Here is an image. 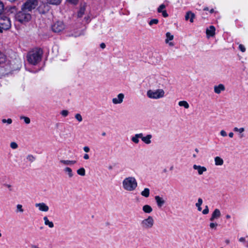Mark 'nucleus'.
<instances>
[{"label":"nucleus","instance_id":"f257e3e1","mask_svg":"<svg viewBox=\"0 0 248 248\" xmlns=\"http://www.w3.org/2000/svg\"><path fill=\"white\" fill-rule=\"evenodd\" d=\"M42 55V49L38 48H34L28 53L27 61L30 64L35 65L41 61Z\"/></svg>","mask_w":248,"mask_h":248},{"label":"nucleus","instance_id":"f03ea898","mask_svg":"<svg viewBox=\"0 0 248 248\" xmlns=\"http://www.w3.org/2000/svg\"><path fill=\"white\" fill-rule=\"evenodd\" d=\"M122 186L124 189L127 191H133L138 187V182L135 177L128 176L123 180Z\"/></svg>","mask_w":248,"mask_h":248},{"label":"nucleus","instance_id":"7ed1b4c3","mask_svg":"<svg viewBox=\"0 0 248 248\" xmlns=\"http://www.w3.org/2000/svg\"><path fill=\"white\" fill-rule=\"evenodd\" d=\"M31 18V13L22 7L20 11L16 15V19L21 23H25L29 21Z\"/></svg>","mask_w":248,"mask_h":248},{"label":"nucleus","instance_id":"20e7f679","mask_svg":"<svg viewBox=\"0 0 248 248\" xmlns=\"http://www.w3.org/2000/svg\"><path fill=\"white\" fill-rule=\"evenodd\" d=\"M11 27V21L6 16H0V32L9 30Z\"/></svg>","mask_w":248,"mask_h":248},{"label":"nucleus","instance_id":"39448f33","mask_svg":"<svg viewBox=\"0 0 248 248\" xmlns=\"http://www.w3.org/2000/svg\"><path fill=\"white\" fill-rule=\"evenodd\" d=\"M147 95L150 98L157 99L163 97L165 95V92L163 89L150 90L147 91Z\"/></svg>","mask_w":248,"mask_h":248},{"label":"nucleus","instance_id":"423d86ee","mask_svg":"<svg viewBox=\"0 0 248 248\" xmlns=\"http://www.w3.org/2000/svg\"><path fill=\"white\" fill-rule=\"evenodd\" d=\"M154 224V220L152 216H148L147 218L142 220L140 223L141 227L144 230L151 229Z\"/></svg>","mask_w":248,"mask_h":248},{"label":"nucleus","instance_id":"0eeeda50","mask_svg":"<svg viewBox=\"0 0 248 248\" xmlns=\"http://www.w3.org/2000/svg\"><path fill=\"white\" fill-rule=\"evenodd\" d=\"M38 4V0H26L22 7L32 13V10L36 7Z\"/></svg>","mask_w":248,"mask_h":248},{"label":"nucleus","instance_id":"6e6552de","mask_svg":"<svg viewBox=\"0 0 248 248\" xmlns=\"http://www.w3.org/2000/svg\"><path fill=\"white\" fill-rule=\"evenodd\" d=\"M52 31L55 32H60L65 28V25L63 22L58 21L54 23L51 27Z\"/></svg>","mask_w":248,"mask_h":248},{"label":"nucleus","instance_id":"1a4fd4ad","mask_svg":"<svg viewBox=\"0 0 248 248\" xmlns=\"http://www.w3.org/2000/svg\"><path fill=\"white\" fill-rule=\"evenodd\" d=\"M35 206L37 207L39 211L42 212H47L49 210L48 206L44 202L36 203Z\"/></svg>","mask_w":248,"mask_h":248},{"label":"nucleus","instance_id":"9d476101","mask_svg":"<svg viewBox=\"0 0 248 248\" xmlns=\"http://www.w3.org/2000/svg\"><path fill=\"white\" fill-rule=\"evenodd\" d=\"M155 200L158 208H161L166 203L165 199L159 196H155Z\"/></svg>","mask_w":248,"mask_h":248},{"label":"nucleus","instance_id":"9b49d317","mask_svg":"<svg viewBox=\"0 0 248 248\" xmlns=\"http://www.w3.org/2000/svg\"><path fill=\"white\" fill-rule=\"evenodd\" d=\"M124 95L123 93H120L118 94L117 97L113 98L112 102L114 104H119L123 102Z\"/></svg>","mask_w":248,"mask_h":248},{"label":"nucleus","instance_id":"f8f14e48","mask_svg":"<svg viewBox=\"0 0 248 248\" xmlns=\"http://www.w3.org/2000/svg\"><path fill=\"white\" fill-rule=\"evenodd\" d=\"M221 216V212L218 209H215L212 214V216L210 218L211 221H213L215 219L219 218Z\"/></svg>","mask_w":248,"mask_h":248},{"label":"nucleus","instance_id":"ddd939ff","mask_svg":"<svg viewBox=\"0 0 248 248\" xmlns=\"http://www.w3.org/2000/svg\"><path fill=\"white\" fill-rule=\"evenodd\" d=\"M193 168L194 170L198 171L199 175H202L204 172L207 171L206 167L200 165H194Z\"/></svg>","mask_w":248,"mask_h":248},{"label":"nucleus","instance_id":"4468645a","mask_svg":"<svg viewBox=\"0 0 248 248\" xmlns=\"http://www.w3.org/2000/svg\"><path fill=\"white\" fill-rule=\"evenodd\" d=\"M225 90V86L222 84L216 85L214 87V92L217 94H219Z\"/></svg>","mask_w":248,"mask_h":248},{"label":"nucleus","instance_id":"2eb2a0df","mask_svg":"<svg viewBox=\"0 0 248 248\" xmlns=\"http://www.w3.org/2000/svg\"><path fill=\"white\" fill-rule=\"evenodd\" d=\"M216 29L213 26H210L209 28H207L206 30V33L207 37H212L215 34Z\"/></svg>","mask_w":248,"mask_h":248},{"label":"nucleus","instance_id":"dca6fc26","mask_svg":"<svg viewBox=\"0 0 248 248\" xmlns=\"http://www.w3.org/2000/svg\"><path fill=\"white\" fill-rule=\"evenodd\" d=\"M152 138V135L151 134H148L146 136H143L142 133V138H141V140L146 144H150L151 143V139Z\"/></svg>","mask_w":248,"mask_h":248},{"label":"nucleus","instance_id":"f3484780","mask_svg":"<svg viewBox=\"0 0 248 248\" xmlns=\"http://www.w3.org/2000/svg\"><path fill=\"white\" fill-rule=\"evenodd\" d=\"M166 39H165V43L169 44L170 46H173L174 44L172 42H169V41L172 40L173 39V35H171L169 32H167L166 34Z\"/></svg>","mask_w":248,"mask_h":248},{"label":"nucleus","instance_id":"a211bd4d","mask_svg":"<svg viewBox=\"0 0 248 248\" xmlns=\"http://www.w3.org/2000/svg\"><path fill=\"white\" fill-rule=\"evenodd\" d=\"M142 138V133L136 134L134 136L131 137V141L135 144L139 143L140 140L139 139Z\"/></svg>","mask_w":248,"mask_h":248},{"label":"nucleus","instance_id":"6ab92c4d","mask_svg":"<svg viewBox=\"0 0 248 248\" xmlns=\"http://www.w3.org/2000/svg\"><path fill=\"white\" fill-rule=\"evenodd\" d=\"M195 17V15L191 12H188L185 16V19L186 20L189 19L190 22H193V19Z\"/></svg>","mask_w":248,"mask_h":248},{"label":"nucleus","instance_id":"aec40b11","mask_svg":"<svg viewBox=\"0 0 248 248\" xmlns=\"http://www.w3.org/2000/svg\"><path fill=\"white\" fill-rule=\"evenodd\" d=\"M64 172L68 175L69 178H72L74 176V173L72 169L69 167H65L63 169Z\"/></svg>","mask_w":248,"mask_h":248},{"label":"nucleus","instance_id":"412c9836","mask_svg":"<svg viewBox=\"0 0 248 248\" xmlns=\"http://www.w3.org/2000/svg\"><path fill=\"white\" fill-rule=\"evenodd\" d=\"M60 163L65 165H72L76 164L77 161L75 160H61Z\"/></svg>","mask_w":248,"mask_h":248},{"label":"nucleus","instance_id":"4be33fe9","mask_svg":"<svg viewBox=\"0 0 248 248\" xmlns=\"http://www.w3.org/2000/svg\"><path fill=\"white\" fill-rule=\"evenodd\" d=\"M43 219L46 225L48 226L50 228L54 227L53 223L52 221H49L47 217H44Z\"/></svg>","mask_w":248,"mask_h":248},{"label":"nucleus","instance_id":"5701e85b","mask_svg":"<svg viewBox=\"0 0 248 248\" xmlns=\"http://www.w3.org/2000/svg\"><path fill=\"white\" fill-rule=\"evenodd\" d=\"M142 210L144 213L149 214L152 212L153 209L151 206L145 205L142 207Z\"/></svg>","mask_w":248,"mask_h":248},{"label":"nucleus","instance_id":"b1692460","mask_svg":"<svg viewBox=\"0 0 248 248\" xmlns=\"http://www.w3.org/2000/svg\"><path fill=\"white\" fill-rule=\"evenodd\" d=\"M215 165L217 166H221L223 164V160L219 156H216L215 158Z\"/></svg>","mask_w":248,"mask_h":248},{"label":"nucleus","instance_id":"393cba45","mask_svg":"<svg viewBox=\"0 0 248 248\" xmlns=\"http://www.w3.org/2000/svg\"><path fill=\"white\" fill-rule=\"evenodd\" d=\"M85 7L86 6L85 5H83L82 6H81L79 11L78 13V17H81L83 16V15L84 14V12L85 11Z\"/></svg>","mask_w":248,"mask_h":248},{"label":"nucleus","instance_id":"a878e982","mask_svg":"<svg viewBox=\"0 0 248 248\" xmlns=\"http://www.w3.org/2000/svg\"><path fill=\"white\" fill-rule=\"evenodd\" d=\"M6 60L7 57L6 55L3 52L0 51V64L5 62Z\"/></svg>","mask_w":248,"mask_h":248},{"label":"nucleus","instance_id":"bb28decb","mask_svg":"<svg viewBox=\"0 0 248 248\" xmlns=\"http://www.w3.org/2000/svg\"><path fill=\"white\" fill-rule=\"evenodd\" d=\"M141 195L146 198L148 197L150 195V189L148 188H144V190L141 192Z\"/></svg>","mask_w":248,"mask_h":248},{"label":"nucleus","instance_id":"cd10ccee","mask_svg":"<svg viewBox=\"0 0 248 248\" xmlns=\"http://www.w3.org/2000/svg\"><path fill=\"white\" fill-rule=\"evenodd\" d=\"M178 105L181 107H184L186 108H188L189 107L188 103L186 101H179Z\"/></svg>","mask_w":248,"mask_h":248},{"label":"nucleus","instance_id":"c85d7f7f","mask_svg":"<svg viewBox=\"0 0 248 248\" xmlns=\"http://www.w3.org/2000/svg\"><path fill=\"white\" fill-rule=\"evenodd\" d=\"M202 203V200L201 198H199L198 200V202L196 203V206L198 207V210L199 211L202 210L201 205Z\"/></svg>","mask_w":248,"mask_h":248},{"label":"nucleus","instance_id":"c756f323","mask_svg":"<svg viewBox=\"0 0 248 248\" xmlns=\"http://www.w3.org/2000/svg\"><path fill=\"white\" fill-rule=\"evenodd\" d=\"M16 208V213H22L24 212V209H23V206L21 204H17Z\"/></svg>","mask_w":248,"mask_h":248},{"label":"nucleus","instance_id":"7c9ffc66","mask_svg":"<svg viewBox=\"0 0 248 248\" xmlns=\"http://www.w3.org/2000/svg\"><path fill=\"white\" fill-rule=\"evenodd\" d=\"M46 0L48 3L51 4H53V5L59 4L62 1V0Z\"/></svg>","mask_w":248,"mask_h":248},{"label":"nucleus","instance_id":"2f4dec72","mask_svg":"<svg viewBox=\"0 0 248 248\" xmlns=\"http://www.w3.org/2000/svg\"><path fill=\"white\" fill-rule=\"evenodd\" d=\"M77 173L82 176L85 175V170L83 168H81L77 170Z\"/></svg>","mask_w":248,"mask_h":248},{"label":"nucleus","instance_id":"473e14b6","mask_svg":"<svg viewBox=\"0 0 248 248\" xmlns=\"http://www.w3.org/2000/svg\"><path fill=\"white\" fill-rule=\"evenodd\" d=\"M20 119H23L25 123L26 124H29L30 123V119L29 118V117H25V116H21L20 117Z\"/></svg>","mask_w":248,"mask_h":248},{"label":"nucleus","instance_id":"72a5a7b5","mask_svg":"<svg viewBox=\"0 0 248 248\" xmlns=\"http://www.w3.org/2000/svg\"><path fill=\"white\" fill-rule=\"evenodd\" d=\"M218 224L217 223L211 222L209 224L210 228L212 229L216 230Z\"/></svg>","mask_w":248,"mask_h":248},{"label":"nucleus","instance_id":"f704fd0d","mask_svg":"<svg viewBox=\"0 0 248 248\" xmlns=\"http://www.w3.org/2000/svg\"><path fill=\"white\" fill-rule=\"evenodd\" d=\"M158 23V20L157 19H153L150 21L149 22V24L150 26L153 25V24H157Z\"/></svg>","mask_w":248,"mask_h":248},{"label":"nucleus","instance_id":"c9c22d12","mask_svg":"<svg viewBox=\"0 0 248 248\" xmlns=\"http://www.w3.org/2000/svg\"><path fill=\"white\" fill-rule=\"evenodd\" d=\"M245 129L243 127L238 128L237 127H234L233 128V131L235 132H238L240 133H242L244 131Z\"/></svg>","mask_w":248,"mask_h":248},{"label":"nucleus","instance_id":"e433bc0d","mask_svg":"<svg viewBox=\"0 0 248 248\" xmlns=\"http://www.w3.org/2000/svg\"><path fill=\"white\" fill-rule=\"evenodd\" d=\"M165 7H166V6L164 4H161L157 9V12L158 13L162 12V11H163V10L165 8Z\"/></svg>","mask_w":248,"mask_h":248},{"label":"nucleus","instance_id":"4c0bfd02","mask_svg":"<svg viewBox=\"0 0 248 248\" xmlns=\"http://www.w3.org/2000/svg\"><path fill=\"white\" fill-rule=\"evenodd\" d=\"M75 118L79 122H80L82 121V117L81 116V115L79 114V113H77L75 115Z\"/></svg>","mask_w":248,"mask_h":248},{"label":"nucleus","instance_id":"58836bf2","mask_svg":"<svg viewBox=\"0 0 248 248\" xmlns=\"http://www.w3.org/2000/svg\"><path fill=\"white\" fill-rule=\"evenodd\" d=\"M27 159L31 162H33L35 160V158L32 155H29L27 156Z\"/></svg>","mask_w":248,"mask_h":248},{"label":"nucleus","instance_id":"ea45409f","mask_svg":"<svg viewBox=\"0 0 248 248\" xmlns=\"http://www.w3.org/2000/svg\"><path fill=\"white\" fill-rule=\"evenodd\" d=\"M10 147L13 149H16L18 147L17 144L15 142H12L10 143Z\"/></svg>","mask_w":248,"mask_h":248},{"label":"nucleus","instance_id":"a19ab883","mask_svg":"<svg viewBox=\"0 0 248 248\" xmlns=\"http://www.w3.org/2000/svg\"><path fill=\"white\" fill-rule=\"evenodd\" d=\"M61 114L64 117L67 116L69 112L67 110H63L61 111Z\"/></svg>","mask_w":248,"mask_h":248},{"label":"nucleus","instance_id":"79ce46f5","mask_svg":"<svg viewBox=\"0 0 248 248\" xmlns=\"http://www.w3.org/2000/svg\"><path fill=\"white\" fill-rule=\"evenodd\" d=\"M2 122L3 123H7L8 124H11L12 122V120L11 119H8L7 120L2 119Z\"/></svg>","mask_w":248,"mask_h":248},{"label":"nucleus","instance_id":"37998d69","mask_svg":"<svg viewBox=\"0 0 248 248\" xmlns=\"http://www.w3.org/2000/svg\"><path fill=\"white\" fill-rule=\"evenodd\" d=\"M209 213V208L208 206H206L205 209L202 211V214L204 215H206Z\"/></svg>","mask_w":248,"mask_h":248},{"label":"nucleus","instance_id":"c03bdc74","mask_svg":"<svg viewBox=\"0 0 248 248\" xmlns=\"http://www.w3.org/2000/svg\"><path fill=\"white\" fill-rule=\"evenodd\" d=\"M220 134L221 136L224 137H226L227 136L226 132L224 130H222L220 131Z\"/></svg>","mask_w":248,"mask_h":248},{"label":"nucleus","instance_id":"a18cd8bd","mask_svg":"<svg viewBox=\"0 0 248 248\" xmlns=\"http://www.w3.org/2000/svg\"><path fill=\"white\" fill-rule=\"evenodd\" d=\"M239 48L242 52H244L246 51V48L243 45L240 44L239 46Z\"/></svg>","mask_w":248,"mask_h":248},{"label":"nucleus","instance_id":"49530a36","mask_svg":"<svg viewBox=\"0 0 248 248\" xmlns=\"http://www.w3.org/2000/svg\"><path fill=\"white\" fill-rule=\"evenodd\" d=\"M3 9H4V5H3V4L2 3V2H1V1H0V15L1 14V13L2 12L3 10Z\"/></svg>","mask_w":248,"mask_h":248},{"label":"nucleus","instance_id":"de8ad7c7","mask_svg":"<svg viewBox=\"0 0 248 248\" xmlns=\"http://www.w3.org/2000/svg\"><path fill=\"white\" fill-rule=\"evenodd\" d=\"M161 13H162V15L164 17H167L169 16L168 14L167 13V11L166 10H163Z\"/></svg>","mask_w":248,"mask_h":248},{"label":"nucleus","instance_id":"09e8293b","mask_svg":"<svg viewBox=\"0 0 248 248\" xmlns=\"http://www.w3.org/2000/svg\"><path fill=\"white\" fill-rule=\"evenodd\" d=\"M67 1L72 4H76L78 0H67Z\"/></svg>","mask_w":248,"mask_h":248},{"label":"nucleus","instance_id":"8fccbe9b","mask_svg":"<svg viewBox=\"0 0 248 248\" xmlns=\"http://www.w3.org/2000/svg\"><path fill=\"white\" fill-rule=\"evenodd\" d=\"M83 150L84 152H85L86 153H88L90 149V148L88 146H85L83 147Z\"/></svg>","mask_w":248,"mask_h":248},{"label":"nucleus","instance_id":"3c124183","mask_svg":"<svg viewBox=\"0 0 248 248\" xmlns=\"http://www.w3.org/2000/svg\"><path fill=\"white\" fill-rule=\"evenodd\" d=\"M83 158L84 159L87 160L89 159V155L88 154H85L83 156Z\"/></svg>","mask_w":248,"mask_h":248},{"label":"nucleus","instance_id":"603ef678","mask_svg":"<svg viewBox=\"0 0 248 248\" xmlns=\"http://www.w3.org/2000/svg\"><path fill=\"white\" fill-rule=\"evenodd\" d=\"M100 47H101V48L104 49V48H105V47H106V45H105V43H102L100 44Z\"/></svg>","mask_w":248,"mask_h":248},{"label":"nucleus","instance_id":"864d4df0","mask_svg":"<svg viewBox=\"0 0 248 248\" xmlns=\"http://www.w3.org/2000/svg\"><path fill=\"white\" fill-rule=\"evenodd\" d=\"M239 241L241 242H245L246 241V239L244 237H241L239 238Z\"/></svg>","mask_w":248,"mask_h":248},{"label":"nucleus","instance_id":"5fc2aeb1","mask_svg":"<svg viewBox=\"0 0 248 248\" xmlns=\"http://www.w3.org/2000/svg\"><path fill=\"white\" fill-rule=\"evenodd\" d=\"M4 186H6L7 188H8L10 190V188L11 187V186L9 184H4Z\"/></svg>","mask_w":248,"mask_h":248},{"label":"nucleus","instance_id":"6e6d98bb","mask_svg":"<svg viewBox=\"0 0 248 248\" xmlns=\"http://www.w3.org/2000/svg\"><path fill=\"white\" fill-rule=\"evenodd\" d=\"M233 135H234V134L232 132H230L229 134V137H230L231 138L233 137Z\"/></svg>","mask_w":248,"mask_h":248},{"label":"nucleus","instance_id":"4d7b16f0","mask_svg":"<svg viewBox=\"0 0 248 248\" xmlns=\"http://www.w3.org/2000/svg\"><path fill=\"white\" fill-rule=\"evenodd\" d=\"M226 218L227 219H229V218H231V216H230V215H227L226 216Z\"/></svg>","mask_w":248,"mask_h":248},{"label":"nucleus","instance_id":"13d9d810","mask_svg":"<svg viewBox=\"0 0 248 248\" xmlns=\"http://www.w3.org/2000/svg\"><path fill=\"white\" fill-rule=\"evenodd\" d=\"M203 10L204 11H208L209 10V9L208 7H205L204 9H203Z\"/></svg>","mask_w":248,"mask_h":248},{"label":"nucleus","instance_id":"bf43d9fd","mask_svg":"<svg viewBox=\"0 0 248 248\" xmlns=\"http://www.w3.org/2000/svg\"><path fill=\"white\" fill-rule=\"evenodd\" d=\"M214 10L213 9H211L210 11V12L211 13H214Z\"/></svg>","mask_w":248,"mask_h":248},{"label":"nucleus","instance_id":"052dcab7","mask_svg":"<svg viewBox=\"0 0 248 248\" xmlns=\"http://www.w3.org/2000/svg\"><path fill=\"white\" fill-rule=\"evenodd\" d=\"M195 151L197 153H198V152H199V150H198V149L197 148H196V149H195Z\"/></svg>","mask_w":248,"mask_h":248},{"label":"nucleus","instance_id":"680f3d73","mask_svg":"<svg viewBox=\"0 0 248 248\" xmlns=\"http://www.w3.org/2000/svg\"><path fill=\"white\" fill-rule=\"evenodd\" d=\"M102 135L103 136H105L106 135V133L105 132H103L102 134Z\"/></svg>","mask_w":248,"mask_h":248},{"label":"nucleus","instance_id":"e2e57ef3","mask_svg":"<svg viewBox=\"0 0 248 248\" xmlns=\"http://www.w3.org/2000/svg\"><path fill=\"white\" fill-rule=\"evenodd\" d=\"M196 156H196V155H195V154H193V157L194 158H196Z\"/></svg>","mask_w":248,"mask_h":248},{"label":"nucleus","instance_id":"0e129e2a","mask_svg":"<svg viewBox=\"0 0 248 248\" xmlns=\"http://www.w3.org/2000/svg\"><path fill=\"white\" fill-rule=\"evenodd\" d=\"M173 169V167H171L170 168V170H172Z\"/></svg>","mask_w":248,"mask_h":248},{"label":"nucleus","instance_id":"69168bd1","mask_svg":"<svg viewBox=\"0 0 248 248\" xmlns=\"http://www.w3.org/2000/svg\"><path fill=\"white\" fill-rule=\"evenodd\" d=\"M85 19H86V20H88V18H86V17H85Z\"/></svg>","mask_w":248,"mask_h":248}]
</instances>
